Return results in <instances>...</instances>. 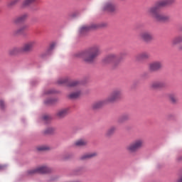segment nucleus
I'll return each instance as SVG.
<instances>
[{
    "label": "nucleus",
    "mask_w": 182,
    "mask_h": 182,
    "mask_svg": "<svg viewBox=\"0 0 182 182\" xmlns=\"http://www.w3.org/2000/svg\"><path fill=\"white\" fill-rule=\"evenodd\" d=\"M103 11H107V12H114V11H116V5H114V3L112 1H108L104 4Z\"/></svg>",
    "instance_id": "11"
},
{
    "label": "nucleus",
    "mask_w": 182,
    "mask_h": 182,
    "mask_svg": "<svg viewBox=\"0 0 182 182\" xmlns=\"http://www.w3.org/2000/svg\"><path fill=\"white\" fill-rule=\"evenodd\" d=\"M50 173V168L46 166H39L36 169H31L28 171V176H33V174H46Z\"/></svg>",
    "instance_id": "5"
},
{
    "label": "nucleus",
    "mask_w": 182,
    "mask_h": 182,
    "mask_svg": "<svg viewBox=\"0 0 182 182\" xmlns=\"http://www.w3.org/2000/svg\"><path fill=\"white\" fill-rule=\"evenodd\" d=\"M27 28H28V25H23L20 27V28L21 29V31L23 32H25V31H26Z\"/></svg>",
    "instance_id": "31"
},
{
    "label": "nucleus",
    "mask_w": 182,
    "mask_h": 182,
    "mask_svg": "<svg viewBox=\"0 0 182 182\" xmlns=\"http://www.w3.org/2000/svg\"><path fill=\"white\" fill-rule=\"evenodd\" d=\"M96 156H97V153L96 152L85 154L80 157V160H87L89 159H93V157H96Z\"/></svg>",
    "instance_id": "16"
},
{
    "label": "nucleus",
    "mask_w": 182,
    "mask_h": 182,
    "mask_svg": "<svg viewBox=\"0 0 182 182\" xmlns=\"http://www.w3.org/2000/svg\"><path fill=\"white\" fill-rule=\"evenodd\" d=\"M43 121L44 122H49V120H50V117L48 116V115H45L43 117Z\"/></svg>",
    "instance_id": "30"
},
{
    "label": "nucleus",
    "mask_w": 182,
    "mask_h": 182,
    "mask_svg": "<svg viewBox=\"0 0 182 182\" xmlns=\"http://www.w3.org/2000/svg\"><path fill=\"white\" fill-rule=\"evenodd\" d=\"M36 46V41H31L26 43L23 47V52H31Z\"/></svg>",
    "instance_id": "9"
},
{
    "label": "nucleus",
    "mask_w": 182,
    "mask_h": 182,
    "mask_svg": "<svg viewBox=\"0 0 182 182\" xmlns=\"http://www.w3.org/2000/svg\"><path fill=\"white\" fill-rule=\"evenodd\" d=\"M74 144L77 147H83L87 145V141L86 139H78L75 141Z\"/></svg>",
    "instance_id": "17"
},
{
    "label": "nucleus",
    "mask_w": 182,
    "mask_h": 182,
    "mask_svg": "<svg viewBox=\"0 0 182 182\" xmlns=\"http://www.w3.org/2000/svg\"><path fill=\"white\" fill-rule=\"evenodd\" d=\"M0 107L1 109H4L5 107V102L2 100H0Z\"/></svg>",
    "instance_id": "32"
},
{
    "label": "nucleus",
    "mask_w": 182,
    "mask_h": 182,
    "mask_svg": "<svg viewBox=\"0 0 182 182\" xmlns=\"http://www.w3.org/2000/svg\"><path fill=\"white\" fill-rule=\"evenodd\" d=\"M58 85H65V83H68V78H61L58 80Z\"/></svg>",
    "instance_id": "27"
},
{
    "label": "nucleus",
    "mask_w": 182,
    "mask_h": 182,
    "mask_svg": "<svg viewBox=\"0 0 182 182\" xmlns=\"http://www.w3.org/2000/svg\"><path fill=\"white\" fill-rule=\"evenodd\" d=\"M144 141L141 139H136L127 146V150L129 153H136L143 147Z\"/></svg>",
    "instance_id": "4"
},
{
    "label": "nucleus",
    "mask_w": 182,
    "mask_h": 182,
    "mask_svg": "<svg viewBox=\"0 0 182 182\" xmlns=\"http://www.w3.org/2000/svg\"><path fill=\"white\" fill-rule=\"evenodd\" d=\"M99 26L97 24H92L91 26H82L79 29V33L80 35H85L89 31H92V29H96Z\"/></svg>",
    "instance_id": "10"
},
{
    "label": "nucleus",
    "mask_w": 182,
    "mask_h": 182,
    "mask_svg": "<svg viewBox=\"0 0 182 182\" xmlns=\"http://www.w3.org/2000/svg\"><path fill=\"white\" fill-rule=\"evenodd\" d=\"M79 82L77 81H71L70 82L68 83V86L70 87H76Z\"/></svg>",
    "instance_id": "28"
},
{
    "label": "nucleus",
    "mask_w": 182,
    "mask_h": 182,
    "mask_svg": "<svg viewBox=\"0 0 182 182\" xmlns=\"http://www.w3.org/2000/svg\"><path fill=\"white\" fill-rule=\"evenodd\" d=\"M179 49H181L182 50V45L180 46Z\"/></svg>",
    "instance_id": "36"
},
{
    "label": "nucleus",
    "mask_w": 182,
    "mask_h": 182,
    "mask_svg": "<svg viewBox=\"0 0 182 182\" xmlns=\"http://www.w3.org/2000/svg\"><path fill=\"white\" fill-rule=\"evenodd\" d=\"M128 119H129V114H123L119 117L118 123H124Z\"/></svg>",
    "instance_id": "22"
},
{
    "label": "nucleus",
    "mask_w": 182,
    "mask_h": 182,
    "mask_svg": "<svg viewBox=\"0 0 182 182\" xmlns=\"http://www.w3.org/2000/svg\"><path fill=\"white\" fill-rule=\"evenodd\" d=\"M171 4H174V0H164L159 1L156 6L147 9V16L153 18V19L157 22H168V21H170V16L161 14L160 12V8L171 5Z\"/></svg>",
    "instance_id": "1"
},
{
    "label": "nucleus",
    "mask_w": 182,
    "mask_h": 182,
    "mask_svg": "<svg viewBox=\"0 0 182 182\" xmlns=\"http://www.w3.org/2000/svg\"><path fill=\"white\" fill-rule=\"evenodd\" d=\"M55 132V129L52 127H48L44 131L45 134H52Z\"/></svg>",
    "instance_id": "26"
},
{
    "label": "nucleus",
    "mask_w": 182,
    "mask_h": 182,
    "mask_svg": "<svg viewBox=\"0 0 182 182\" xmlns=\"http://www.w3.org/2000/svg\"><path fill=\"white\" fill-rule=\"evenodd\" d=\"M38 150L39 151H45L46 150H49V147H48L46 146H41L38 147Z\"/></svg>",
    "instance_id": "29"
},
{
    "label": "nucleus",
    "mask_w": 182,
    "mask_h": 182,
    "mask_svg": "<svg viewBox=\"0 0 182 182\" xmlns=\"http://www.w3.org/2000/svg\"><path fill=\"white\" fill-rule=\"evenodd\" d=\"M28 19V14H24L18 17H16L14 19V23L18 24V23H22V22H25Z\"/></svg>",
    "instance_id": "15"
},
{
    "label": "nucleus",
    "mask_w": 182,
    "mask_h": 182,
    "mask_svg": "<svg viewBox=\"0 0 182 182\" xmlns=\"http://www.w3.org/2000/svg\"><path fill=\"white\" fill-rule=\"evenodd\" d=\"M116 130H117L116 127H111L109 129H107L105 134V136H107V137H110V136H113Z\"/></svg>",
    "instance_id": "19"
},
{
    "label": "nucleus",
    "mask_w": 182,
    "mask_h": 182,
    "mask_svg": "<svg viewBox=\"0 0 182 182\" xmlns=\"http://www.w3.org/2000/svg\"><path fill=\"white\" fill-rule=\"evenodd\" d=\"M22 33H23V31H22L21 27L13 31V35H14V36H18V35H21Z\"/></svg>",
    "instance_id": "25"
},
{
    "label": "nucleus",
    "mask_w": 182,
    "mask_h": 182,
    "mask_svg": "<svg viewBox=\"0 0 182 182\" xmlns=\"http://www.w3.org/2000/svg\"><path fill=\"white\" fill-rule=\"evenodd\" d=\"M46 105H52L53 104V100H49L45 102Z\"/></svg>",
    "instance_id": "33"
},
{
    "label": "nucleus",
    "mask_w": 182,
    "mask_h": 182,
    "mask_svg": "<svg viewBox=\"0 0 182 182\" xmlns=\"http://www.w3.org/2000/svg\"><path fill=\"white\" fill-rule=\"evenodd\" d=\"M33 2H36V0H24L23 2V6H29Z\"/></svg>",
    "instance_id": "24"
},
{
    "label": "nucleus",
    "mask_w": 182,
    "mask_h": 182,
    "mask_svg": "<svg viewBox=\"0 0 182 182\" xmlns=\"http://www.w3.org/2000/svg\"><path fill=\"white\" fill-rule=\"evenodd\" d=\"M163 62L154 61L149 63V69L150 72H158V70H161V69H163Z\"/></svg>",
    "instance_id": "8"
},
{
    "label": "nucleus",
    "mask_w": 182,
    "mask_h": 182,
    "mask_svg": "<svg viewBox=\"0 0 182 182\" xmlns=\"http://www.w3.org/2000/svg\"><path fill=\"white\" fill-rule=\"evenodd\" d=\"M53 48H55V45L54 44H52L50 47V49H53Z\"/></svg>",
    "instance_id": "35"
},
{
    "label": "nucleus",
    "mask_w": 182,
    "mask_h": 182,
    "mask_svg": "<svg viewBox=\"0 0 182 182\" xmlns=\"http://www.w3.org/2000/svg\"><path fill=\"white\" fill-rule=\"evenodd\" d=\"M100 55V47L99 46H93L84 52L76 53L75 57L80 58L86 63H93L96 57Z\"/></svg>",
    "instance_id": "2"
},
{
    "label": "nucleus",
    "mask_w": 182,
    "mask_h": 182,
    "mask_svg": "<svg viewBox=\"0 0 182 182\" xmlns=\"http://www.w3.org/2000/svg\"><path fill=\"white\" fill-rule=\"evenodd\" d=\"M19 52H21V48H11V50H9V53L11 56H14V55H18V53H19Z\"/></svg>",
    "instance_id": "21"
},
{
    "label": "nucleus",
    "mask_w": 182,
    "mask_h": 182,
    "mask_svg": "<svg viewBox=\"0 0 182 182\" xmlns=\"http://www.w3.org/2000/svg\"><path fill=\"white\" fill-rule=\"evenodd\" d=\"M168 97L171 103H177L178 102V98L176 94H168Z\"/></svg>",
    "instance_id": "20"
},
{
    "label": "nucleus",
    "mask_w": 182,
    "mask_h": 182,
    "mask_svg": "<svg viewBox=\"0 0 182 182\" xmlns=\"http://www.w3.org/2000/svg\"><path fill=\"white\" fill-rule=\"evenodd\" d=\"M150 58V54L149 53H141L138 54L136 57L135 59L136 62H142V60H146V59H149Z\"/></svg>",
    "instance_id": "14"
},
{
    "label": "nucleus",
    "mask_w": 182,
    "mask_h": 182,
    "mask_svg": "<svg viewBox=\"0 0 182 182\" xmlns=\"http://www.w3.org/2000/svg\"><path fill=\"white\" fill-rule=\"evenodd\" d=\"M103 62L104 63H111L112 66L114 67L117 66L120 63V61L114 54L108 55L106 58H104Z\"/></svg>",
    "instance_id": "7"
},
{
    "label": "nucleus",
    "mask_w": 182,
    "mask_h": 182,
    "mask_svg": "<svg viewBox=\"0 0 182 182\" xmlns=\"http://www.w3.org/2000/svg\"><path fill=\"white\" fill-rule=\"evenodd\" d=\"M16 4V0L12 1L9 3V6H12V5H15Z\"/></svg>",
    "instance_id": "34"
},
{
    "label": "nucleus",
    "mask_w": 182,
    "mask_h": 182,
    "mask_svg": "<svg viewBox=\"0 0 182 182\" xmlns=\"http://www.w3.org/2000/svg\"><path fill=\"white\" fill-rule=\"evenodd\" d=\"M122 96L123 90L120 89L114 90L105 100L95 102L92 105V109H100V107H103V106L109 105V103H114V102H117L119 99H122Z\"/></svg>",
    "instance_id": "3"
},
{
    "label": "nucleus",
    "mask_w": 182,
    "mask_h": 182,
    "mask_svg": "<svg viewBox=\"0 0 182 182\" xmlns=\"http://www.w3.org/2000/svg\"><path fill=\"white\" fill-rule=\"evenodd\" d=\"M48 93H52V91H48Z\"/></svg>",
    "instance_id": "37"
},
{
    "label": "nucleus",
    "mask_w": 182,
    "mask_h": 182,
    "mask_svg": "<svg viewBox=\"0 0 182 182\" xmlns=\"http://www.w3.org/2000/svg\"><path fill=\"white\" fill-rule=\"evenodd\" d=\"M69 113H70V110L69 109V108H63L57 111L56 116L59 119H63V117H65V116H68Z\"/></svg>",
    "instance_id": "12"
},
{
    "label": "nucleus",
    "mask_w": 182,
    "mask_h": 182,
    "mask_svg": "<svg viewBox=\"0 0 182 182\" xmlns=\"http://www.w3.org/2000/svg\"><path fill=\"white\" fill-rule=\"evenodd\" d=\"M138 36L140 41H143V42H146V43L151 42V41H154L153 34L149 31H142Z\"/></svg>",
    "instance_id": "6"
},
{
    "label": "nucleus",
    "mask_w": 182,
    "mask_h": 182,
    "mask_svg": "<svg viewBox=\"0 0 182 182\" xmlns=\"http://www.w3.org/2000/svg\"><path fill=\"white\" fill-rule=\"evenodd\" d=\"M80 95H82V92L80 91H77L75 92L70 94L69 97L70 99H77V97H79Z\"/></svg>",
    "instance_id": "23"
},
{
    "label": "nucleus",
    "mask_w": 182,
    "mask_h": 182,
    "mask_svg": "<svg viewBox=\"0 0 182 182\" xmlns=\"http://www.w3.org/2000/svg\"><path fill=\"white\" fill-rule=\"evenodd\" d=\"M181 42H182V35L175 37L171 41V43L173 46H175V45H178V43H181Z\"/></svg>",
    "instance_id": "18"
},
{
    "label": "nucleus",
    "mask_w": 182,
    "mask_h": 182,
    "mask_svg": "<svg viewBox=\"0 0 182 182\" xmlns=\"http://www.w3.org/2000/svg\"><path fill=\"white\" fill-rule=\"evenodd\" d=\"M151 87L152 89H163V87H166V82L165 81H155L151 84Z\"/></svg>",
    "instance_id": "13"
}]
</instances>
